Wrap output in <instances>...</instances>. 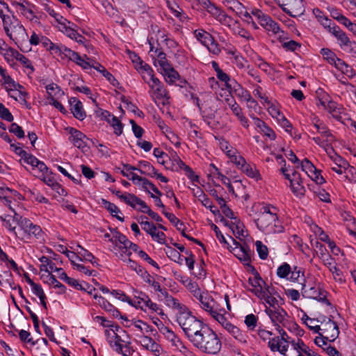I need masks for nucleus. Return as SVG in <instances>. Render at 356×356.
<instances>
[{
  "instance_id": "f257e3e1",
  "label": "nucleus",
  "mask_w": 356,
  "mask_h": 356,
  "mask_svg": "<svg viewBox=\"0 0 356 356\" xmlns=\"http://www.w3.org/2000/svg\"><path fill=\"white\" fill-rule=\"evenodd\" d=\"M277 213L276 207L269 204L263 205L256 220L259 229L266 234L282 232L284 227L277 218Z\"/></svg>"
},
{
  "instance_id": "f03ea898",
  "label": "nucleus",
  "mask_w": 356,
  "mask_h": 356,
  "mask_svg": "<svg viewBox=\"0 0 356 356\" xmlns=\"http://www.w3.org/2000/svg\"><path fill=\"white\" fill-rule=\"evenodd\" d=\"M193 338L191 342L203 353L215 355L221 349L220 339L207 325Z\"/></svg>"
},
{
  "instance_id": "7ed1b4c3",
  "label": "nucleus",
  "mask_w": 356,
  "mask_h": 356,
  "mask_svg": "<svg viewBox=\"0 0 356 356\" xmlns=\"http://www.w3.org/2000/svg\"><path fill=\"white\" fill-rule=\"evenodd\" d=\"M110 330H105V335L107 342L110 347L116 353L122 354L123 356H130L133 354L134 350L131 347V342L124 338H122L121 333L129 339V335L125 330L119 325H114L113 327H109Z\"/></svg>"
},
{
  "instance_id": "20e7f679",
  "label": "nucleus",
  "mask_w": 356,
  "mask_h": 356,
  "mask_svg": "<svg viewBox=\"0 0 356 356\" xmlns=\"http://www.w3.org/2000/svg\"><path fill=\"white\" fill-rule=\"evenodd\" d=\"M177 322L190 341L207 325L193 316L189 309L182 313L177 314Z\"/></svg>"
},
{
  "instance_id": "39448f33",
  "label": "nucleus",
  "mask_w": 356,
  "mask_h": 356,
  "mask_svg": "<svg viewBox=\"0 0 356 356\" xmlns=\"http://www.w3.org/2000/svg\"><path fill=\"white\" fill-rule=\"evenodd\" d=\"M3 30L6 35L17 46L27 40L28 34L20 21L14 15L3 20Z\"/></svg>"
},
{
  "instance_id": "423d86ee",
  "label": "nucleus",
  "mask_w": 356,
  "mask_h": 356,
  "mask_svg": "<svg viewBox=\"0 0 356 356\" xmlns=\"http://www.w3.org/2000/svg\"><path fill=\"white\" fill-rule=\"evenodd\" d=\"M19 227V236L24 242H29L33 239L42 238L44 233L41 227L33 223L29 219L19 216L16 218Z\"/></svg>"
},
{
  "instance_id": "0eeeda50",
  "label": "nucleus",
  "mask_w": 356,
  "mask_h": 356,
  "mask_svg": "<svg viewBox=\"0 0 356 356\" xmlns=\"http://www.w3.org/2000/svg\"><path fill=\"white\" fill-rule=\"evenodd\" d=\"M321 53L325 60L330 65H334L338 70L349 77L354 75L353 70L345 61L338 58L335 53L327 48H323Z\"/></svg>"
},
{
  "instance_id": "6e6552de",
  "label": "nucleus",
  "mask_w": 356,
  "mask_h": 356,
  "mask_svg": "<svg viewBox=\"0 0 356 356\" xmlns=\"http://www.w3.org/2000/svg\"><path fill=\"white\" fill-rule=\"evenodd\" d=\"M148 86L149 96L155 104L161 102L163 105H166L169 103L168 92L158 78L154 79L153 81L148 83Z\"/></svg>"
},
{
  "instance_id": "1a4fd4ad",
  "label": "nucleus",
  "mask_w": 356,
  "mask_h": 356,
  "mask_svg": "<svg viewBox=\"0 0 356 356\" xmlns=\"http://www.w3.org/2000/svg\"><path fill=\"white\" fill-rule=\"evenodd\" d=\"M282 10L292 17L302 15L305 11L304 0H274Z\"/></svg>"
},
{
  "instance_id": "9d476101",
  "label": "nucleus",
  "mask_w": 356,
  "mask_h": 356,
  "mask_svg": "<svg viewBox=\"0 0 356 356\" xmlns=\"http://www.w3.org/2000/svg\"><path fill=\"white\" fill-rule=\"evenodd\" d=\"M266 314L270 318L272 323L276 327H288L293 322L286 312L280 306L275 308L265 309Z\"/></svg>"
},
{
  "instance_id": "9b49d317",
  "label": "nucleus",
  "mask_w": 356,
  "mask_h": 356,
  "mask_svg": "<svg viewBox=\"0 0 356 356\" xmlns=\"http://www.w3.org/2000/svg\"><path fill=\"white\" fill-rule=\"evenodd\" d=\"M282 172L285 178L290 182V187L292 193L298 197L301 198L305 194V188L302 184L300 175L296 171H293L291 175L286 173V168L282 167Z\"/></svg>"
},
{
  "instance_id": "f8f14e48",
  "label": "nucleus",
  "mask_w": 356,
  "mask_h": 356,
  "mask_svg": "<svg viewBox=\"0 0 356 356\" xmlns=\"http://www.w3.org/2000/svg\"><path fill=\"white\" fill-rule=\"evenodd\" d=\"M67 58L70 60L74 62L76 64L81 67L84 70H88L95 65V62L92 63V60L84 55L83 57L81 56L78 53L71 50L66 47L63 53L61 58Z\"/></svg>"
},
{
  "instance_id": "ddd939ff",
  "label": "nucleus",
  "mask_w": 356,
  "mask_h": 356,
  "mask_svg": "<svg viewBox=\"0 0 356 356\" xmlns=\"http://www.w3.org/2000/svg\"><path fill=\"white\" fill-rule=\"evenodd\" d=\"M321 323L320 331L323 332L327 340L334 341L339 336V330L337 323L330 318L323 317V320H316Z\"/></svg>"
},
{
  "instance_id": "4468645a",
  "label": "nucleus",
  "mask_w": 356,
  "mask_h": 356,
  "mask_svg": "<svg viewBox=\"0 0 356 356\" xmlns=\"http://www.w3.org/2000/svg\"><path fill=\"white\" fill-rule=\"evenodd\" d=\"M65 131L67 132L69 137L68 140L73 145L82 151L87 147V142L88 138L86 136L73 127H67Z\"/></svg>"
},
{
  "instance_id": "2eb2a0df",
  "label": "nucleus",
  "mask_w": 356,
  "mask_h": 356,
  "mask_svg": "<svg viewBox=\"0 0 356 356\" xmlns=\"http://www.w3.org/2000/svg\"><path fill=\"white\" fill-rule=\"evenodd\" d=\"M233 244L235 245L232 248L227 244V248L233 252V254L245 264H248L251 259V250L247 245H242L233 238L231 237Z\"/></svg>"
},
{
  "instance_id": "dca6fc26",
  "label": "nucleus",
  "mask_w": 356,
  "mask_h": 356,
  "mask_svg": "<svg viewBox=\"0 0 356 356\" xmlns=\"http://www.w3.org/2000/svg\"><path fill=\"white\" fill-rule=\"evenodd\" d=\"M207 12L223 25L229 27H231L232 25H237V21L234 20L215 5H209V7H207Z\"/></svg>"
},
{
  "instance_id": "f3484780",
  "label": "nucleus",
  "mask_w": 356,
  "mask_h": 356,
  "mask_svg": "<svg viewBox=\"0 0 356 356\" xmlns=\"http://www.w3.org/2000/svg\"><path fill=\"white\" fill-rule=\"evenodd\" d=\"M302 293L307 298L323 300L325 298L324 291L315 284H302Z\"/></svg>"
},
{
  "instance_id": "a211bd4d",
  "label": "nucleus",
  "mask_w": 356,
  "mask_h": 356,
  "mask_svg": "<svg viewBox=\"0 0 356 356\" xmlns=\"http://www.w3.org/2000/svg\"><path fill=\"white\" fill-rule=\"evenodd\" d=\"M262 303L265 305V309H270L275 308V307H278V300L276 297L274 296L273 293V289H270L269 286H266L264 289L259 293L258 296Z\"/></svg>"
},
{
  "instance_id": "6ab92c4d",
  "label": "nucleus",
  "mask_w": 356,
  "mask_h": 356,
  "mask_svg": "<svg viewBox=\"0 0 356 356\" xmlns=\"http://www.w3.org/2000/svg\"><path fill=\"white\" fill-rule=\"evenodd\" d=\"M40 43H41L47 50L49 51L51 54L56 56L63 57V53L66 48L65 45L62 44H54L49 38L43 35L42 38H40Z\"/></svg>"
},
{
  "instance_id": "aec40b11",
  "label": "nucleus",
  "mask_w": 356,
  "mask_h": 356,
  "mask_svg": "<svg viewBox=\"0 0 356 356\" xmlns=\"http://www.w3.org/2000/svg\"><path fill=\"white\" fill-rule=\"evenodd\" d=\"M142 229L149 234L152 239L160 243H164L165 235L162 232H157L156 227L149 221L142 222Z\"/></svg>"
},
{
  "instance_id": "412c9836",
  "label": "nucleus",
  "mask_w": 356,
  "mask_h": 356,
  "mask_svg": "<svg viewBox=\"0 0 356 356\" xmlns=\"http://www.w3.org/2000/svg\"><path fill=\"white\" fill-rule=\"evenodd\" d=\"M266 286L265 282L258 275L250 277L248 284L245 286L247 289L253 293L257 297Z\"/></svg>"
},
{
  "instance_id": "4be33fe9",
  "label": "nucleus",
  "mask_w": 356,
  "mask_h": 356,
  "mask_svg": "<svg viewBox=\"0 0 356 356\" xmlns=\"http://www.w3.org/2000/svg\"><path fill=\"white\" fill-rule=\"evenodd\" d=\"M150 55L154 60L156 67H159V70L170 64L166 58L165 54L159 49H154L150 44Z\"/></svg>"
},
{
  "instance_id": "5701e85b",
  "label": "nucleus",
  "mask_w": 356,
  "mask_h": 356,
  "mask_svg": "<svg viewBox=\"0 0 356 356\" xmlns=\"http://www.w3.org/2000/svg\"><path fill=\"white\" fill-rule=\"evenodd\" d=\"M216 102L209 99L204 102L202 105L198 104V107L202 112L204 118L212 119L215 117V114L218 110Z\"/></svg>"
},
{
  "instance_id": "b1692460",
  "label": "nucleus",
  "mask_w": 356,
  "mask_h": 356,
  "mask_svg": "<svg viewBox=\"0 0 356 356\" xmlns=\"http://www.w3.org/2000/svg\"><path fill=\"white\" fill-rule=\"evenodd\" d=\"M268 347L270 350L273 352H279L281 355L286 356V353L289 348V344L283 339L279 337H274L268 341Z\"/></svg>"
},
{
  "instance_id": "393cba45",
  "label": "nucleus",
  "mask_w": 356,
  "mask_h": 356,
  "mask_svg": "<svg viewBox=\"0 0 356 356\" xmlns=\"http://www.w3.org/2000/svg\"><path fill=\"white\" fill-rule=\"evenodd\" d=\"M312 123L316 131L325 138V142L332 143L334 140V137L330 130L318 118L314 117L312 119Z\"/></svg>"
},
{
  "instance_id": "a878e982",
  "label": "nucleus",
  "mask_w": 356,
  "mask_h": 356,
  "mask_svg": "<svg viewBox=\"0 0 356 356\" xmlns=\"http://www.w3.org/2000/svg\"><path fill=\"white\" fill-rule=\"evenodd\" d=\"M250 116L253 120L254 124L259 129V131L267 136L271 140H274L275 139L276 135L275 132L264 121L255 117L254 115H250Z\"/></svg>"
},
{
  "instance_id": "bb28decb",
  "label": "nucleus",
  "mask_w": 356,
  "mask_h": 356,
  "mask_svg": "<svg viewBox=\"0 0 356 356\" xmlns=\"http://www.w3.org/2000/svg\"><path fill=\"white\" fill-rule=\"evenodd\" d=\"M0 75L2 78L1 81L2 82V84L4 86V87L6 90H18V89H20L22 88L19 83H15V81L8 74L6 70L4 69L1 65H0Z\"/></svg>"
},
{
  "instance_id": "cd10ccee",
  "label": "nucleus",
  "mask_w": 356,
  "mask_h": 356,
  "mask_svg": "<svg viewBox=\"0 0 356 356\" xmlns=\"http://www.w3.org/2000/svg\"><path fill=\"white\" fill-rule=\"evenodd\" d=\"M130 180H131L135 184L142 186L145 191H148L149 193V189H151L155 193L158 194L159 195H161V193L155 186V185L145 178L141 177L137 175L131 174V177H130Z\"/></svg>"
},
{
  "instance_id": "c85d7f7f",
  "label": "nucleus",
  "mask_w": 356,
  "mask_h": 356,
  "mask_svg": "<svg viewBox=\"0 0 356 356\" xmlns=\"http://www.w3.org/2000/svg\"><path fill=\"white\" fill-rule=\"evenodd\" d=\"M136 70L141 74L144 81L147 84L153 81L154 79H157L154 76V70L152 67L143 61H140V66H136Z\"/></svg>"
},
{
  "instance_id": "c756f323",
  "label": "nucleus",
  "mask_w": 356,
  "mask_h": 356,
  "mask_svg": "<svg viewBox=\"0 0 356 356\" xmlns=\"http://www.w3.org/2000/svg\"><path fill=\"white\" fill-rule=\"evenodd\" d=\"M161 74L163 76L165 81L168 84H173L180 77L179 73L175 70L171 64L160 70Z\"/></svg>"
},
{
  "instance_id": "7c9ffc66",
  "label": "nucleus",
  "mask_w": 356,
  "mask_h": 356,
  "mask_svg": "<svg viewBox=\"0 0 356 356\" xmlns=\"http://www.w3.org/2000/svg\"><path fill=\"white\" fill-rule=\"evenodd\" d=\"M71 111L73 115L79 120H83L86 115L83 108L82 103L76 97H71L69 100Z\"/></svg>"
},
{
  "instance_id": "2f4dec72",
  "label": "nucleus",
  "mask_w": 356,
  "mask_h": 356,
  "mask_svg": "<svg viewBox=\"0 0 356 356\" xmlns=\"http://www.w3.org/2000/svg\"><path fill=\"white\" fill-rule=\"evenodd\" d=\"M109 240L119 248L124 250V253L129 251V245H131V241L122 234L115 232L113 238Z\"/></svg>"
},
{
  "instance_id": "473e14b6",
  "label": "nucleus",
  "mask_w": 356,
  "mask_h": 356,
  "mask_svg": "<svg viewBox=\"0 0 356 356\" xmlns=\"http://www.w3.org/2000/svg\"><path fill=\"white\" fill-rule=\"evenodd\" d=\"M162 296L165 298V304L168 307L177 309V314L182 313L188 309L186 305L181 304L177 299L170 296L168 291H166V295H162Z\"/></svg>"
},
{
  "instance_id": "72a5a7b5",
  "label": "nucleus",
  "mask_w": 356,
  "mask_h": 356,
  "mask_svg": "<svg viewBox=\"0 0 356 356\" xmlns=\"http://www.w3.org/2000/svg\"><path fill=\"white\" fill-rule=\"evenodd\" d=\"M200 307L211 316L216 314L217 309L215 307L216 303L213 299L207 296H203L199 300Z\"/></svg>"
},
{
  "instance_id": "f704fd0d",
  "label": "nucleus",
  "mask_w": 356,
  "mask_h": 356,
  "mask_svg": "<svg viewBox=\"0 0 356 356\" xmlns=\"http://www.w3.org/2000/svg\"><path fill=\"white\" fill-rule=\"evenodd\" d=\"M225 330L240 343H245L247 342V334L234 325L231 323Z\"/></svg>"
},
{
  "instance_id": "c9c22d12",
  "label": "nucleus",
  "mask_w": 356,
  "mask_h": 356,
  "mask_svg": "<svg viewBox=\"0 0 356 356\" xmlns=\"http://www.w3.org/2000/svg\"><path fill=\"white\" fill-rule=\"evenodd\" d=\"M263 26L267 31L272 32L273 34L284 35V31L280 30L279 24L273 21L270 16H268Z\"/></svg>"
},
{
  "instance_id": "e433bc0d",
  "label": "nucleus",
  "mask_w": 356,
  "mask_h": 356,
  "mask_svg": "<svg viewBox=\"0 0 356 356\" xmlns=\"http://www.w3.org/2000/svg\"><path fill=\"white\" fill-rule=\"evenodd\" d=\"M140 343L146 350L154 353L159 352V346L151 337L147 336H142L140 337Z\"/></svg>"
},
{
  "instance_id": "4c0bfd02",
  "label": "nucleus",
  "mask_w": 356,
  "mask_h": 356,
  "mask_svg": "<svg viewBox=\"0 0 356 356\" xmlns=\"http://www.w3.org/2000/svg\"><path fill=\"white\" fill-rule=\"evenodd\" d=\"M229 229L236 237L240 238L245 236L244 225L238 218L232 220Z\"/></svg>"
},
{
  "instance_id": "58836bf2",
  "label": "nucleus",
  "mask_w": 356,
  "mask_h": 356,
  "mask_svg": "<svg viewBox=\"0 0 356 356\" xmlns=\"http://www.w3.org/2000/svg\"><path fill=\"white\" fill-rule=\"evenodd\" d=\"M138 171L141 174H144L152 177H154L155 175H157V171L154 167L146 161H141L138 163Z\"/></svg>"
},
{
  "instance_id": "ea45409f",
  "label": "nucleus",
  "mask_w": 356,
  "mask_h": 356,
  "mask_svg": "<svg viewBox=\"0 0 356 356\" xmlns=\"http://www.w3.org/2000/svg\"><path fill=\"white\" fill-rule=\"evenodd\" d=\"M19 54L20 53L18 51L7 45L5 51H3L1 54L3 56L7 63L12 64L14 63L15 60L17 59Z\"/></svg>"
},
{
  "instance_id": "a19ab883",
  "label": "nucleus",
  "mask_w": 356,
  "mask_h": 356,
  "mask_svg": "<svg viewBox=\"0 0 356 356\" xmlns=\"http://www.w3.org/2000/svg\"><path fill=\"white\" fill-rule=\"evenodd\" d=\"M92 68L99 72L102 75L114 86L118 84V81L115 78L107 71V70L98 63H95V65H92Z\"/></svg>"
},
{
  "instance_id": "79ce46f5",
  "label": "nucleus",
  "mask_w": 356,
  "mask_h": 356,
  "mask_svg": "<svg viewBox=\"0 0 356 356\" xmlns=\"http://www.w3.org/2000/svg\"><path fill=\"white\" fill-rule=\"evenodd\" d=\"M93 298L98 300V303L104 310L112 312L113 316H118L119 312L114 308V307L106 300L102 296H98L95 294Z\"/></svg>"
},
{
  "instance_id": "37998d69",
  "label": "nucleus",
  "mask_w": 356,
  "mask_h": 356,
  "mask_svg": "<svg viewBox=\"0 0 356 356\" xmlns=\"http://www.w3.org/2000/svg\"><path fill=\"white\" fill-rule=\"evenodd\" d=\"M175 161L177 163L180 168L184 169L186 176L192 181H197L198 176L195 174L193 170L188 165H186L177 155H175Z\"/></svg>"
},
{
  "instance_id": "c03bdc74",
  "label": "nucleus",
  "mask_w": 356,
  "mask_h": 356,
  "mask_svg": "<svg viewBox=\"0 0 356 356\" xmlns=\"http://www.w3.org/2000/svg\"><path fill=\"white\" fill-rule=\"evenodd\" d=\"M240 170L251 178H254L257 179L260 178L259 170L254 165H251L245 162Z\"/></svg>"
},
{
  "instance_id": "a18cd8bd",
  "label": "nucleus",
  "mask_w": 356,
  "mask_h": 356,
  "mask_svg": "<svg viewBox=\"0 0 356 356\" xmlns=\"http://www.w3.org/2000/svg\"><path fill=\"white\" fill-rule=\"evenodd\" d=\"M78 247L80 248V251H78L79 254V259L80 261L85 260L91 262V264L94 266H97V263L96 261L95 257L93 256V254L88 251L87 250L84 249L80 245H78Z\"/></svg>"
},
{
  "instance_id": "49530a36",
  "label": "nucleus",
  "mask_w": 356,
  "mask_h": 356,
  "mask_svg": "<svg viewBox=\"0 0 356 356\" xmlns=\"http://www.w3.org/2000/svg\"><path fill=\"white\" fill-rule=\"evenodd\" d=\"M186 286L187 289L191 291V293L193 295V296L196 298L197 300H199L200 298H202V296H204L200 289L199 288L198 285L195 282H192L188 278L186 279Z\"/></svg>"
},
{
  "instance_id": "de8ad7c7",
  "label": "nucleus",
  "mask_w": 356,
  "mask_h": 356,
  "mask_svg": "<svg viewBox=\"0 0 356 356\" xmlns=\"http://www.w3.org/2000/svg\"><path fill=\"white\" fill-rule=\"evenodd\" d=\"M195 37L204 46L209 42L212 41V35L208 32L198 29L194 31Z\"/></svg>"
},
{
  "instance_id": "09e8293b",
  "label": "nucleus",
  "mask_w": 356,
  "mask_h": 356,
  "mask_svg": "<svg viewBox=\"0 0 356 356\" xmlns=\"http://www.w3.org/2000/svg\"><path fill=\"white\" fill-rule=\"evenodd\" d=\"M165 252L168 257L176 263L182 264L183 259L180 253L175 249L167 245L165 248Z\"/></svg>"
},
{
  "instance_id": "8fccbe9b",
  "label": "nucleus",
  "mask_w": 356,
  "mask_h": 356,
  "mask_svg": "<svg viewBox=\"0 0 356 356\" xmlns=\"http://www.w3.org/2000/svg\"><path fill=\"white\" fill-rule=\"evenodd\" d=\"M285 39L286 38L284 37V35H279V40L282 44V47L286 50L294 51L300 47V44L295 40L285 41Z\"/></svg>"
},
{
  "instance_id": "3c124183",
  "label": "nucleus",
  "mask_w": 356,
  "mask_h": 356,
  "mask_svg": "<svg viewBox=\"0 0 356 356\" xmlns=\"http://www.w3.org/2000/svg\"><path fill=\"white\" fill-rule=\"evenodd\" d=\"M330 157L333 161V165H342L343 169H349L350 172H352V171L354 170V168L350 166L348 161L341 156L335 154L332 156L330 155Z\"/></svg>"
},
{
  "instance_id": "603ef678",
  "label": "nucleus",
  "mask_w": 356,
  "mask_h": 356,
  "mask_svg": "<svg viewBox=\"0 0 356 356\" xmlns=\"http://www.w3.org/2000/svg\"><path fill=\"white\" fill-rule=\"evenodd\" d=\"M0 219L3 222V226L17 236V233L15 232L16 227L15 226V222H17V219L15 218L13 221V216H5L4 217L1 216Z\"/></svg>"
},
{
  "instance_id": "864d4df0",
  "label": "nucleus",
  "mask_w": 356,
  "mask_h": 356,
  "mask_svg": "<svg viewBox=\"0 0 356 356\" xmlns=\"http://www.w3.org/2000/svg\"><path fill=\"white\" fill-rule=\"evenodd\" d=\"M236 87L234 88V92L236 95L241 99L242 101H246L247 99H250V97L251 96L249 91L246 89L243 88L240 84H238L235 82Z\"/></svg>"
},
{
  "instance_id": "5fc2aeb1",
  "label": "nucleus",
  "mask_w": 356,
  "mask_h": 356,
  "mask_svg": "<svg viewBox=\"0 0 356 356\" xmlns=\"http://www.w3.org/2000/svg\"><path fill=\"white\" fill-rule=\"evenodd\" d=\"M103 204L104 207L112 214L113 216L116 217L120 221H124V218L118 216V213L120 212L118 207L114 204L103 200Z\"/></svg>"
},
{
  "instance_id": "6e6d98bb",
  "label": "nucleus",
  "mask_w": 356,
  "mask_h": 356,
  "mask_svg": "<svg viewBox=\"0 0 356 356\" xmlns=\"http://www.w3.org/2000/svg\"><path fill=\"white\" fill-rule=\"evenodd\" d=\"M302 170L305 172V173L310 177L314 172L317 170L316 168L313 165V163L308 160L307 159H305L300 164Z\"/></svg>"
},
{
  "instance_id": "4d7b16f0",
  "label": "nucleus",
  "mask_w": 356,
  "mask_h": 356,
  "mask_svg": "<svg viewBox=\"0 0 356 356\" xmlns=\"http://www.w3.org/2000/svg\"><path fill=\"white\" fill-rule=\"evenodd\" d=\"M211 316L218 321L225 330L231 324L221 311H216V314H212Z\"/></svg>"
},
{
  "instance_id": "13d9d810",
  "label": "nucleus",
  "mask_w": 356,
  "mask_h": 356,
  "mask_svg": "<svg viewBox=\"0 0 356 356\" xmlns=\"http://www.w3.org/2000/svg\"><path fill=\"white\" fill-rule=\"evenodd\" d=\"M56 21L62 26L63 31L66 35L72 40H74L78 34L76 29L74 27L68 26L65 22H60L58 19H56Z\"/></svg>"
},
{
  "instance_id": "bf43d9fd",
  "label": "nucleus",
  "mask_w": 356,
  "mask_h": 356,
  "mask_svg": "<svg viewBox=\"0 0 356 356\" xmlns=\"http://www.w3.org/2000/svg\"><path fill=\"white\" fill-rule=\"evenodd\" d=\"M145 297H148V296L143 292H139L138 296H135L134 300H131L132 302H134L132 305L141 309H145V305L146 304Z\"/></svg>"
},
{
  "instance_id": "052dcab7",
  "label": "nucleus",
  "mask_w": 356,
  "mask_h": 356,
  "mask_svg": "<svg viewBox=\"0 0 356 356\" xmlns=\"http://www.w3.org/2000/svg\"><path fill=\"white\" fill-rule=\"evenodd\" d=\"M120 200L131 207L135 208L137 201H138V197L133 194L125 193L120 197Z\"/></svg>"
},
{
  "instance_id": "680f3d73",
  "label": "nucleus",
  "mask_w": 356,
  "mask_h": 356,
  "mask_svg": "<svg viewBox=\"0 0 356 356\" xmlns=\"http://www.w3.org/2000/svg\"><path fill=\"white\" fill-rule=\"evenodd\" d=\"M291 343L293 346L294 350H297L299 354H305L309 349V347L306 345L301 339H298L297 341L293 340L291 341Z\"/></svg>"
},
{
  "instance_id": "e2e57ef3",
  "label": "nucleus",
  "mask_w": 356,
  "mask_h": 356,
  "mask_svg": "<svg viewBox=\"0 0 356 356\" xmlns=\"http://www.w3.org/2000/svg\"><path fill=\"white\" fill-rule=\"evenodd\" d=\"M114 129L116 135L120 136L122 133V124L118 118L113 115L108 122Z\"/></svg>"
},
{
  "instance_id": "0e129e2a",
  "label": "nucleus",
  "mask_w": 356,
  "mask_h": 356,
  "mask_svg": "<svg viewBox=\"0 0 356 356\" xmlns=\"http://www.w3.org/2000/svg\"><path fill=\"white\" fill-rule=\"evenodd\" d=\"M291 266L287 263H284L278 267L277 270V275L281 278H286L288 280L291 273Z\"/></svg>"
},
{
  "instance_id": "69168bd1",
  "label": "nucleus",
  "mask_w": 356,
  "mask_h": 356,
  "mask_svg": "<svg viewBox=\"0 0 356 356\" xmlns=\"http://www.w3.org/2000/svg\"><path fill=\"white\" fill-rule=\"evenodd\" d=\"M227 102L232 113L238 118L243 114L242 108L234 98L227 99Z\"/></svg>"
},
{
  "instance_id": "338daca9",
  "label": "nucleus",
  "mask_w": 356,
  "mask_h": 356,
  "mask_svg": "<svg viewBox=\"0 0 356 356\" xmlns=\"http://www.w3.org/2000/svg\"><path fill=\"white\" fill-rule=\"evenodd\" d=\"M255 246L259 257L261 259H266L268 254V248L260 241H257L255 242Z\"/></svg>"
},
{
  "instance_id": "774afa93",
  "label": "nucleus",
  "mask_w": 356,
  "mask_h": 356,
  "mask_svg": "<svg viewBox=\"0 0 356 356\" xmlns=\"http://www.w3.org/2000/svg\"><path fill=\"white\" fill-rule=\"evenodd\" d=\"M251 13L254 21H257L261 26L264 24L266 18L268 16L259 9H252L251 10Z\"/></svg>"
}]
</instances>
